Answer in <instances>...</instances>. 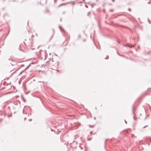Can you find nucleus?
Here are the masks:
<instances>
[{
    "label": "nucleus",
    "mask_w": 151,
    "mask_h": 151,
    "mask_svg": "<svg viewBox=\"0 0 151 151\" xmlns=\"http://www.w3.org/2000/svg\"><path fill=\"white\" fill-rule=\"evenodd\" d=\"M9 63H10L12 65L14 66L16 64V62L12 60H10L9 59Z\"/></svg>",
    "instance_id": "nucleus-1"
},
{
    "label": "nucleus",
    "mask_w": 151,
    "mask_h": 151,
    "mask_svg": "<svg viewBox=\"0 0 151 151\" xmlns=\"http://www.w3.org/2000/svg\"><path fill=\"white\" fill-rule=\"evenodd\" d=\"M124 46H126V47H129L130 48H131L133 47L134 46V45H132V46H130V45H124Z\"/></svg>",
    "instance_id": "nucleus-2"
},
{
    "label": "nucleus",
    "mask_w": 151,
    "mask_h": 151,
    "mask_svg": "<svg viewBox=\"0 0 151 151\" xmlns=\"http://www.w3.org/2000/svg\"><path fill=\"white\" fill-rule=\"evenodd\" d=\"M66 4H60V5H59V7H60V6H62L64 5H65Z\"/></svg>",
    "instance_id": "nucleus-3"
},
{
    "label": "nucleus",
    "mask_w": 151,
    "mask_h": 151,
    "mask_svg": "<svg viewBox=\"0 0 151 151\" xmlns=\"http://www.w3.org/2000/svg\"><path fill=\"white\" fill-rule=\"evenodd\" d=\"M30 66V65H28L26 68H25V70H26Z\"/></svg>",
    "instance_id": "nucleus-4"
},
{
    "label": "nucleus",
    "mask_w": 151,
    "mask_h": 151,
    "mask_svg": "<svg viewBox=\"0 0 151 151\" xmlns=\"http://www.w3.org/2000/svg\"><path fill=\"white\" fill-rule=\"evenodd\" d=\"M59 27L60 29L61 30V31H62V28L60 26H59Z\"/></svg>",
    "instance_id": "nucleus-5"
},
{
    "label": "nucleus",
    "mask_w": 151,
    "mask_h": 151,
    "mask_svg": "<svg viewBox=\"0 0 151 151\" xmlns=\"http://www.w3.org/2000/svg\"><path fill=\"white\" fill-rule=\"evenodd\" d=\"M24 71V70L22 71L19 74V75H20L21 73Z\"/></svg>",
    "instance_id": "nucleus-6"
},
{
    "label": "nucleus",
    "mask_w": 151,
    "mask_h": 151,
    "mask_svg": "<svg viewBox=\"0 0 151 151\" xmlns=\"http://www.w3.org/2000/svg\"><path fill=\"white\" fill-rule=\"evenodd\" d=\"M90 12H88V13L87 15H88V16H89V14H90Z\"/></svg>",
    "instance_id": "nucleus-7"
},
{
    "label": "nucleus",
    "mask_w": 151,
    "mask_h": 151,
    "mask_svg": "<svg viewBox=\"0 0 151 151\" xmlns=\"http://www.w3.org/2000/svg\"><path fill=\"white\" fill-rule=\"evenodd\" d=\"M89 127H93V126H91V125H89Z\"/></svg>",
    "instance_id": "nucleus-8"
},
{
    "label": "nucleus",
    "mask_w": 151,
    "mask_h": 151,
    "mask_svg": "<svg viewBox=\"0 0 151 151\" xmlns=\"http://www.w3.org/2000/svg\"><path fill=\"white\" fill-rule=\"evenodd\" d=\"M147 126H147V125H146V126H145V127H143V128H145V127H147Z\"/></svg>",
    "instance_id": "nucleus-9"
},
{
    "label": "nucleus",
    "mask_w": 151,
    "mask_h": 151,
    "mask_svg": "<svg viewBox=\"0 0 151 151\" xmlns=\"http://www.w3.org/2000/svg\"><path fill=\"white\" fill-rule=\"evenodd\" d=\"M110 11L111 12H113V11L112 9H110Z\"/></svg>",
    "instance_id": "nucleus-10"
},
{
    "label": "nucleus",
    "mask_w": 151,
    "mask_h": 151,
    "mask_svg": "<svg viewBox=\"0 0 151 151\" xmlns=\"http://www.w3.org/2000/svg\"><path fill=\"white\" fill-rule=\"evenodd\" d=\"M85 6L86 8H88V6L86 5H85Z\"/></svg>",
    "instance_id": "nucleus-11"
},
{
    "label": "nucleus",
    "mask_w": 151,
    "mask_h": 151,
    "mask_svg": "<svg viewBox=\"0 0 151 151\" xmlns=\"http://www.w3.org/2000/svg\"><path fill=\"white\" fill-rule=\"evenodd\" d=\"M128 10H129V11H131V9H130L129 8V9H128Z\"/></svg>",
    "instance_id": "nucleus-12"
},
{
    "label": "nucleus",
    "mask_w": 151,
    "mask_h": 151,
    "mask_svg": "<svg viewBox=\"0 0 151 151\" xmlns=\"http://www.w3.org/2000/svg\"><path fill=\"white\" fill-rule=\"evenodd\" d=\"M79 147H80L81 148V149H82V148L80 146H79Z\"/></svg>",
    "instance_id": "nucleus-13"
},
{
    "label": "nucleus",
    "mask_w": 151,
    "mask_h": 151,
    "mask_svg": "<svg viewBox=\"0 0 151 151\" xmlns=\"http://www.w3.org/2000/svg\"><path fill=\"white\" fill-rule=\"evenodd\" d=\"M147 3H148V4H150V2H148Z\"/></svg>",
    "instance_id": "nucleus-14"
},
{
    "label": "nucleus",
    "mask_w": 151,
    "mask_h": 151,
    "mask_svg": "<svg viewBox=\"0 0 151 151\" xmlns=\"http://www.w3.org/2000/svg\"><path fill=\"white\" fill-rule=\"evenodd\" d=\"M31 120H32V119H29V121H31Z\"/></svg>",
    "instance_id": "nucleus-15"
},
{
    "label": "nucleus",
    "mask_w": 151,
    "mask_h": 151,
    "mask_svg": "<svg viewBox=\"0 0 151 151\" xmlns=\"http://www.w3.org/2000/svg\"><path fill=\"white\" fill-rule=\"evenodd\" d=\"M124 121H125V122L126 123H127V122L126 121V120H124Z\"/></svg>",
    "instance_id": "nucleus-16"
},
{
    "label": "nucleus",
    "mask_w": 151,
    "mask_h": 151,
    "mask_svg": "<svg viewBox=\"0 0 151 151\" xmlns=\"http://www.w3.org/2000/svg\"><path fill=\"white\" fill-rule=\"evenodd\" d=\"M112 1L113 2L114 1V0H112Z\"/></svg>",
    "instance_id": "nucleus-17"
},
{
    "label": "nucleus",
    "mask_w": 151,
    "mask_h": 151,
    "mask_svg": "<svg viewBox=\"0 0 151 151\" xmlns=\"http://www.w3.org/2000/svg\"><path fill=\"white\" fill-rule=\"evenodd\" d=\"M92 132H90V133H91V134H92Z\"/></svg>",
    "instance_id": "nucleus-18"
},
{
    "label": "nucleus",
    "mask_w": 151,
    "mask_h": 151,
    "mask_svg": "<svg viewBox=\"0 0 151 151\" xmlns=\"http://www.w3.org/2000/svg\"><path fill=\"white\" fill-rule=\"evenodd\" d=\"M107 140H106V141H105V143H106V141Z\"/></svg>",
    "instance_id": "nucleus-19"
},
{
    "label": "nucleus",
    "mask_w": 151,
    "mask_h": 151,
    "mask_svg": "<svg viewBox=\"0 0 151 151\" xmlns=\"http://www.w3.org/2000/svg\"><path fill=\"white\" fill-rule=\"evenodd\" d=\"M60 21H62V19H60Z\"/></svg>",
    "instance_id": "nucleus-20"
},
{
    "label": "nucleus",
    "mask_w": 151,
    "mask_h": 151,
    "mask_svg": "<svg viewBox=\"0 0 151 151\" xmlns=\"http://www.w3.org/2000/svg\"><path fill=\"white\" fill-rule=\"evenodd\" d=\"M135 38H133V39H134V40H135Z\"/></svg>",
    "instance_id": "nucleus-21"
},
{
    "label": "nucleus",
    "mask_w": 151,
    "mask_h": 151,
    "mask_svg": "<svg viewBox=\"0 0 151 151\" xmlns=\"http://www.w3.org/2000/svg\"><path fill=\"white\" fill-rule=\"evenodd\" d=\"M25 100L24 99V102H25Z\"/></svg>",
    "instance_id": "nucleus-22"
},
{
    "label": "nucleus",
    "mask_w": 151,
    "mask_h": 151,
    "mask_svg": "<svg viewBox=\"0 0 151 151\" xmlns=\"http://www.w3.org/2000/svg\"><path fill=\"white\" fill-rule=\"evenodd\" d=\"M94 119H96V117H94Z\"/></svg>",
    "instance_id": "nucleus-23"
},
{
    "label": "nucleus",
    "mask_w": 151,
    "mask_h": 151,
    "mask_svg": "<svg viewBox=\"0 0 151 151\" xmlns=\"http://www.w3.org/2000/svg\"><path fill=\"white\" fill-rule=\"evenodd\" d=\"M104 12H105V10H104Z\"/></svg>",
    "instance_id": "nucleus-24"
},
{
    "label": "nucleus",
    "mask_w": 151,
    "mask_h": 151,
    "mask_svg": "<svg viewBox=\"0 0 151 151\" xmlns=\"http://www.w3.org/2000/svg\"><path fill=\"white\" fill-rule=\"evenodd\" d=\"M54 0V2H55L56 0Z\"/></svg>",
    "instance_id": "nucleus-25"
},
{
    "label": "nucleus",
    "mask_w": 151,
    "mask_h": 151,
    "mask_svg": "<svg viewBox=\"0 0 151 151\" xmlns=\"http://www.w3.org/2000/svg\"><path fill=\"white\" fill-rule=\"evenodd\" d=\"M64 0H62V1H64Z\"/></svg>",
    "instance_id": "nucleus-26"
}]
</instances>
